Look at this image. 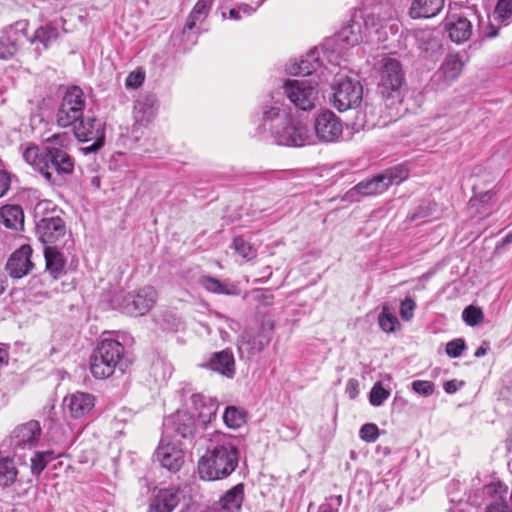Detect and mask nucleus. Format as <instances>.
Instances as JSON below:
<instances>
[{
	"label": "nucleus",
	"instance_id": "f3484780",
	"mask_svg": "<svg viewBox=\"0 0 512 512\" xmlns=\"http://www.w3.org/2000/svg\"><path fill=\"white\" fill-rule=\"evenodd\" d=\"M191 408L195 410L198 422L206 427L216 419L218 403L216 399L205 396L201 393H194L190 396Z\"/></svg>",
	"mask_w": 512,
	"mask_h": 512
},
{
	"label": "nucleus",
	"instance_id": "cd10ccee",
	"mask_svg": "<svg viewBox=\"0 0 512 512\" xmlns=\"http://www.w3.org/2000/svg\"><path fill=\"white\" fill-rule=\"evenodd\" d=\"M386 190L387 186L380 173L370 179L359 182L348 192V194H350L351 196L354 193L362 196H372L381 194Z\"/></svg>",
	"mask_w": 512,
	"mask_h": 512
},
{
	"label": "nucleus",
	"instance_id": "2eb2a0df",
	"mask_svg": "<svg viewBox=\"0 0 512 512\" xmlns=\"http://www.w3.org/2000/svg\"><path fill=\"white\" fill-rule=\"evenodd\" d=\"M487 500L485 512H512L507 505L508 487L500 481L491 482L483 487Z\"/></svg>",
	"mask_w": 512,
	"mask_h": 512
},
{
	"label": "nucleus",
	"instance_id": "4be33fe9",
	"mask_svg": "<svg viewBox=\"0 0 512 512\" xmlns=\"http://www.w3.org/2000/svg\"><path fill=\"white\" fill-rule=\"evenodd\" d=\"M60 36L59 24L57 21L48 23L36 29L30 38L32 45L38 54L47 50Z\"/></svg>",
	"mask_w": 512,
	"mask_h": 512
},
{
	"label": "nucleus",
	"instance_id": "7ed1b4c3",
	"mask_svg": "<svg viewBox=\"0 0 512 512\" xmlns=\"http://www.w3.org/2000/svg\"><path fill=\"white\" fill-rule=\"evenodd\" d=\"M261 127L270 132L278 145L301 147L314 144L312 132L300 123H293L288 109L280 102L263 106Z\"/></svg>",
	"mask_w": 512,
	"mask_h": 512
},
{
	"label": "nucleus",
	"instance_id": "a878e982",
	"mask_svg": "<svg viewBox=\"0 0 512 512\" xmlns=\"http://www.w3.org/2000/svg\"><path fill=\"white\" fill-rule=\"evenodd\" d=\"M444 0H413L409 14L412 18H431L443 8Z\"/></svg>",
	"mask_w": 512,
	"mask_h": 512
},
{
	"label": "nucleus",
	"instance_id": "9b49d317",
	"mask_svg": "<svg viewBox=\"0 0 512 512\" xmlns=\"http://www.w3.org/2000/svg\"><path fill=\"white\" fill-rule=\"evenodd\" d=\"M86 99L78 86L70 87L64 94L56 112V123L62 128L72 127L84 115Z\"/></svg>",
	"mask_w": 512,
	"mask_h": 512
},
{
	"label": "nucleus",
	"instance_id": "e433bc0d",
	"mask_svg": "<svg viewBox=\"0 0 512 512\" xmlns=\"http://www.w3.org/2000/svg\"><path fill=\"white\" fill-rule=\"evenodd\" d=\"M214 0H198L187 18V27H197L209 14Z\"/></svg>",
	"mask_w": 512,
	"mask_h": 512
},
{
	"label": "nucleus",
	"instance_id": "4d7b16f0",
	"mask_svg": "<svg viewBox=\"0 0 512 512\" xmlns=\"http://www.w3.org/2000/svg\"><path fill=\"white\" fill-rule=\"evenodd\" d=\"M416 302L411 298L404 299L400 304V316L404 321H410L414 316Z\"/></svg>",
	"mask_w": 512,
	"mask_h": 512
},
{
	"label": "nucleus",
	"instance_id": "f8f14e48",
	"mask_svg": "<svg viewBox=\"0 0 512 512\" xmlns=\"http://www.w3.org/2000/svg\"><path fill=\"white\" fill-rule=\"evenodd\" d=\"M343 124L340 118L330 110L321 111L314 120V144L317 141L330 143L342 137Z\"/></svg>",
	"mask_w": 512,
	"mask_h": 512
},
{
	"label": "nucleus",
	"instance_id": "c9c22d12",
	"mask_svg": "<svg viewBox=\"0 0 512 512\" xmlns=\"http://www.w3.org/2000/svg\"><path fill=\"white\" fill-rule=\"evenodd\" d=\"M132 304L124 306V313L131 316H141L148 312L154 305V300L149 298L147 294L137 293L131 298Z\"/></svg>",
	"mask_w": 512,
	"mask_h": 512
},
{
	"label": "nucleus",
	"instance_id": "69168bd1",
	"mask_svg": "<svg viewBox=\"0 0 512 512\" xmlns=\"http://www.w3.org/2000/svg\"><path fill=\"white\" fill-rule=\"evenodd\" d=\"M148 512H160L159 495H155L153 502L150 504Z\"/></svg>",
	"mask_w": 512,
	"mask_h": 512
},
{
	"label": "nucleus",
	"instance_id": "f704fd0d",
	"mask_svg": "<svg viewBox=\"0 0 512 512\" xmlns=\"http://www.w3.org/2000/svg\"><path fill=\"white\" fill-rule=\"evenodd\" d=\"M464 63L458 54L448 55L442 63L439 73L446 81H453L461 74Z\"/></svg>",
	"mask_w": 512,
	"mask_h": 512
},
{
	"label": "nucleus",
	"instance_id": "052dcab7",
	"mask_svg": "<svg viewBox=\"0 0 512 512\" xmlns=\"http://www.w3.org/2000/svg\"><path fill=\"white\" fill-rule=\"evenodd\" d=\"M346 393L349 395L351 399H354L357 397L359 390H358V381L356 379H349L346 384Z\"/></svg>",
	"mask_w": 512,
	"mask_h": 512
},
{
	"label": "nucleus",
	"instance_id": "6ab92c4d",
	"mask_svg": "<svg viewBox=\"0 0 512 512\" xmlns=\"http://www.w3.org/2000/svg\"><path fill=\"white\" fill-rule=\"evenodd\" d=\"M271 340V333L262 329L256 335L245 331L241 336L238 349L241 355L246 354L248 357L260 353Z\"/></svg>",
	"mask_w": 512,
	"mask_h": 512
},
{
	"label": "nucleus",
	"instance_id": "3c124183",
	"mask_svg": "<svg viewBox=\"0 0 512 512\" xmlns=\"http://www.w3.org/2000/svg\"><path fill=\"white\" fill-rule=\"evenodd\" d=\"M359 436L363 441L373 443L379 437V429L374 423L364 424L359 431Z\"/></svg>",
	"mask_w": 512,
	"mask_h": 512
},
{
	"label": "nucleus",
	"instance_id": "393cba45",
	"mask_svg": "<svg viewBox=\"0 0 512 512\" xmlns=\"http://www.w3.org/2000/svg\"><path fill=\"white\" fill-rule=\"evenodd\" d=\"M44 257L46 271L53 279H58L66 274V260L57 246H45Z\"/></svg>",
	"mask_w": 512,
	"mask_h": 512
},
{
	"label": "nucleus",
	"instance_id": "c85d7f7f",
	"mask_svg": "<svg viewBox=\"0 0 512 512\" xmlns=\"http://www.w3.org/2000/svg\"><path fill=\"white\" fill-rule=\"evenodd\" d=\"M199 33V26L188 29L186 22L180 33L171 36L170 43L179 51H187L197 43Z\"/></svg>",
	"mask_w": 512,
	"mask_h": 512
},
{
	"label": "nucleus",
	"instance_id": "9d476101",
	"mask_svg": "<svg viewBox=\"0 0 512 512\" xmlns=\"http://www.w3.org/2000/svg\"><path fill=\"white\" fill-rule=\"evenodd\" d=\"M75 138L80 142H93L82 149L85 154L98 151L105 141V122L93 113H87L72 126Z\"/></svg>",
	"mask_w": 512,
	"mask_h": 512
},
{
	"label": "nucleus",
	"instance_id": "423d86ee",
	"mask_svg": "<svg viewBox=\"0 0 512 512\" xmlns=\"http://www.w3.org/2000/svg\"><path fill=\"white\" fill-rule=\"evenodd\" d=\"M376 78L378 92L383 98L402 102L406 78L399 60L392 57L382 58L378 63Z\"/></svg>",
	"mask_w": 512,
	"mask_h": 512
},
{
	"label": "nucleus",
	"instance_id": "aec40b11",
	"mask_svg": "<svg viewBox=\"0 0 512 512\" xmlns=\"http://www.w3.org/2000/svg\"><path fill=\"white\" fill-rule=\"evenodd\" d=\"M445 29L450 39L456 43L468 40L472 34L471 22L462 15L452 14L445 21Z\"/></svg>",
	"mask_w": 512,
	"mask_h": 512
},
{
	"label": "nucleus",
	"instance_id": "774afa93",
	"mask_svg": "<svg viewBox=\"0 0 512 512\" xmlns=\"http://www.w3.org/2000/svg\"><path fill=\"white\" fill-rule=\"evenodd\" d=\"M8 361V352L4 348H0V365L7 363Z\"/></svg>",
	"mask_w": 512,
	"mask_h": 512
},
{
	"label": "nucleus",
	"instance_id": "4c0bfd02",
	"mask_svg": "<svg viewBox=\"0 0 512 512\" xmlns=\"http://www.w3.org/2000/svg\"><path fill=\"white\" fill-rule=\"evenodd\" d=\"M199 283L207 291L217 294L234 295L236 294V287L234 285L221 282L220 280L211 276H202Z\"/></svg>",
	"mask_w": 512,
	"mask_h": 512
},
{
	"label": "nucleus",
	"instance_id": "09e8293b",
	"mask_svg": "<svg viewBox=\"0 0 512 512\" xmlns=\"http://www.w3.org/2000/svg\"><path fill=\"white\" fill-rule=\"evenodd\" d=\"M390 396V392L385 389L381 382H376L370 391V403L375 407L381 406Z\"/></svg>",
	"mask_w": 512,
	"mask_h": 512
},
{
	"label": "nucleus",
	"instance_id": "4468645a",
	"mask_svg": "<svg viewBox=\"0 0 512 512\" xmlns=\"http://www.w3.org/2000/svg\"><path fill=\"white\" fill-rule=\"evenodd\" d=\"M487 500L485 512H512L507 505L508 487L500 481L491 482L483 487Z\"/></svg>",
	"mask_w": 512,
	"mask_h": 512
},
{
	"label": "nucleus",
	"instance_id": "1a4fd4ad",
	"mask_svg": "<svg viewBox=\"0 0 512 512\" xmlns=\"http://www.w3.org/2000/svg\"><path fill=\"white\" fill-rule=\"evenodd\" d=\"M283 92L295 108L311 111L319 101L318 83L309 79H287L283 83Z\"/></svg>",
	"mask_w": 512,
	"mask_h": 512
},
{
	"label": "nucleus",
	"instance_id": "72a5a7b5",
	"mask_svg": "<svg viewBox=\"0 0 512 512\" xmlns=\"http://www.w3.org/2000/svg\"><path fill=\"white\" fill-rule=\"evenodd\" d=\"M19 33L13 28L4 29L0 33V58L8 59L18 50Z\"/></svg>",
	"mask_w": 512,
	"mask_h": 512
},
{
	"label": "nucleus",
	"instance_id": "a19ab883",
	"mask_svg": "<svg viewBox=\"0 0 512 512\" xmlns=\"http://www.w3.org/2000/svg\"><path fill=\"white\" fill-rule=\"evenodd\" d=\"M247 414L243 409L228 406L223 413V421L228 428L238 429L246 423Z\"/></svg>",
	"mask_w": 512,
	"mask_h": 512
},
{
	"label": "nucleus",
	"instance_id": "0eeeda50",
	"mask_svg": "<svg viewBox=\"0 0 512 512\" xmlns=\"http://www.w3.org/2000/svg\"><path fill=\"white\" fill-rule=\"evenodd\" d=\"M42 428L37 420H29L17 425L0 444V454L12 455L19 459L26 451L35 448L41 438Z\"/></svg>",
	"mask_w": 512,
	"mask_h": 512
},
{
	"label": "nucleus",
	"instance_id": "5fc2aeb1",
	"mask_svg": "<svg viewBox=\"0 0 512 512\" xmlns=\"http://www.w3.org/2000/svg\"><path fill=\"white\" fill-rule=\"evenodd\" d=\"M145 79V73L142 69H137L129 73L126 78L125 86L128 89H137L140 87Z\"/></svg>",
	"mask_w": 512,
	"mask_h": 512
},
{
	"label": "nucleus",
	"instance_id": "a211bd4d",
	"mask_svg": "<svg viewBox=\"0 0 512 512\" xmlns=\"http://www.w3.org/2000/svg\"><path fill=\"white\" fill-rule=\"evenodd\" d=\"M96 399L94 395L87 392L77 391L64 398V404L67 407L71 417L78 419L88 415L95 406Z\"/></svg>",
	"mask_w": 512,
	"mask_h": 512
},
{
	"label": "nucleus",
	"instance_id": "6e6552de",
	"mask_svg": "<svg viewBox=\"0 0 512 512\" xmlns=\"http://www.w3.org/2000/svg\"><path fill=\"white\" fill-rule=\"evenodd\" d=\"M331 88V103L340 112L356 107L362 100L363 87L352 75L335 73Z\"/></svg>",
	"mask_w": 512,
	"mask_h": 512
},
{
	"label": "nucleus",
	"instance_id": "ddd939ff",
	"mask_svg": "<svg viewBox=\"0 0 512 512\" xmlns=\"http://www.w3.org/2000/svg\"><path fill=\"white\" fill-rule=\"evenodd\" d=\"M36 234L45 246H57L65 236L66 227L62 218L58 216L44 217L36 222Z\"/></svg>",
	"mask_w": 512,
	"mask_h": 512
},
{
	"label": "nucleus",
	"instance_id": "603ef678",
	"mask_svg": "<svg viewBox=\"0 0 512 512\" xmlns=\"http://www.w3.org/2000/svg\"><path fill=\"white\" fill-rule=\"evenodd\" d=\"M261 3L262 1L258 2L255 8L249 6L248 4H241L237 8H232L229 10V18L237 21L242 19V14L244 16H250L256 11V9L261 5Z\"/></svg>",
	"mask_w": 512,
	"mask_h": 512
},
{
	"label": "nucleus",
	"instance_id": "e2e57ef3",
	"mask_svg": "<svg viewBox=\"0 0 512 512\" xmlns=\"http://www.w3.org/2000/svg\"><path fill=\"white\" fill-rule=\"evenodd\" d=\"M134 297V293H127L126 295L122 296L121 299L119 297H116L115 302L117 303V306L124 312V306L126 304H132L131 298Z\"/></svg>",
	"mask_w": 512,
	"mask_h": 512
},
{
	"label": "nucleus",
	"instance_id": "de8ad7c7",
	"mask_svg": "<svg viewBox=\"0 0 512 512\" xmlns=\"http://www.w3.org/2000/svg\"><path fill=\"white\" fill-rule=\"evenodd\" d=\"M462 318L467 325L473 327L483 322L484 314L479 307L470 305L463 310Z\"/></svg>",
	"mask_w": 512,
	"mask_h": 512
},
{
	"label": "nucleus",
	"instance_id": "13d9d810",
	"mask_svg": "<svg viewBox=\"0 0 512 512\" xmlns=\"http://www.w3.org/2000/svg\"><path fill=\"white\" fill-rule=\"evenodd\" d=\"M342 497L332 496L326 502L318 507L317 512H338V507L341 505Z\"/></svg>",
	"mask_w": 512,
	"mask_h": 512
},
{
	"label": "nucleus",
	"instance_id": "c03bdc74",
	"mask_svg": "<svg viewBox=\"0 0 512 512\" xmlns=\"http://www.w3.org/2000/svg\"><path fill=\"white\" fill-rule=\"evenodd\" d=\"M179 501L180 490L178 488L162 489V512H172Z\"/></svg>",
	"mask_w": 512,
	"mask_h": 512
},
{
	"label": "nucleus",
	"instance_id": "58836bf2",
	"mask_svg": "<svg viewBox=\"0 0 512 512\" xmlns=\"http://www.w3.org/2000/svg\"><path fill=\"white\" fill-rule=\"evenodd\" d=\"M387 189L392 185H398L409 177V169L404 164H399L381 173Z\"/></svg>",
	"mask_w": 512,
	"mask_h": 512
},
{
	"label": "nucleus",
	"instance_id": "864d4df0",
	"mask_svg": "<svg viewBox=\"0 0 512 512\" xmlns=\"http://www.w3.org/2000/svg\"><path fill=\"white\" fill-rule=\"evenodd\" d=\"M465 341L461 338L454 339L446 344V353L451 358H458L465 350Z\"/></svg>",
	"mask_w": 512,
	"mask_h": 512
},
{
	"label": "nucleus",
	"instance_id": "b1692460",
	"mask_svg": "<svg viewBox=\"0 0 512 512\" xmlns=\"http://www.w3.org/2000/svg\"><path fill=\"white\" fill-rule=\"evenodd\" d=\"M320 50L314 48L310 50L298 62L291 63L287 67V71L291 75L308 76L315 72L320 67Z\"/></svg>",
	"mask_w": 512,
	"mask_h": 512
},
{
	"label": "nucleus",
	"instance_id": "c756f323",
	"mask_svg": "<svg viewBox=\"0 0 512 512\" xmlns=\"http://www.w3.org/2000/svg\"><path fill=\"white\" fill-rule=\"evenodd\" d=\"M184 463L182 448L174 444L162 445V468L177 472Z\"/></svg>",
	"mask_w": 512,
	"mask_h": 512
},
{
	"label": "nucleus",
	"instance_id": "49530a36",
	"mask_svg": "<svg viewBox=\"0 0 512 512\" xmlns=\"http://www.w3.org/2000/svg\"><path fill=\"white\" fill-rule=\"evenodd\" d=\"M233 247L246 260H252L257 256V250L241 236L234 238Z\"/></svg>",
	"mask_w": 512,
	"mask_h": 512
},
{
	"label": "nucleus",
	"instance_id": "6e6d98bb",
	"mask_svg": "<svg viewBox=\"0 0 512 512\" xmlns=\"http://www.w3.org/2000/svg\"><path fill=\"white\" fill-rule=\"evenodd\" d=\"M412 389L421 396H430L434 392V383L427 380H415L412 382Z\"/></svg>",
	"mask_w": 512,
	"mask_h": 512
},
{
	"label": "nucleus",
	"instance_id": "2f4dec72",
	"mask_svg": "<svg viewBox=\"0 0 512 512\" xmlns=\"http://www.w3.org/2000/svg\"><path fill=\"white\" fill-rule=\"evenodd\" d=\"M244 499V485L242 483L229 489L219 500L223 510L227 512H239Z\"/></svg>",
	"mask_w": 512,
	"mask_h": 512
},
{
	"label": "nucleus",
	"instance_id": "680f3d73",
	"mask_svg": "<svg viewBox=\"0 0 512 512\" xmlns=\"http://www.w3.org/2000/svg\"><path fill=\"white\" fill-rule=\"evenodd\" d=\"M170 318H171V322L169 319L164 320L165 326L162 325V329L169 330L172 332L177 331L179 329V327L181 326L180 319H178L174 316H170Z\"/></svg>",
	"mask_w": 512,
	"mask_h": 512
},
{
	"label": "nucleus",
	"instance_id": "5701e85b",
	"mask_svg": "<svg viewBox=\"0 0 512 512\" xmlns=\"http://www.w3.org/2000/svg\"><path fill=\"white\" fill-rule=\"evenodd\" d=\"M167 425L183 438L192 437L197 427L194 416L185 410H178L168 417Z\"/></svg>",
	"mask_w": 512,
	"mask_h": 512
},
{
	"label": "nucleus",
	"instance_id": "7c9ffc66",
	"mask_svg": "<svg viewBox=\"0 0 512 512\" xmlns=\"http://www.w3.org/2000/svg\"><path fill=\"white\" fill-rule=\"evenodd\" d=\"M0 223L9 229L17 230L24 225V213L19 205H5L0 208Z\"/></svg>",
	"mask_w": 512,
	"mask_h": 512
},
{
	"label": "nucleus",
	"instance_id": "ea45409f",
	"mask_svg": "<svg viewBox=\"0 0 512 512\" xmlns=\"http://www.w3.org/2000/svg\"><path fill=\"white\" fill-rule=\"evenodd\" d=\"M378 324L385 333H393L400 329V322L388 305H383L378 316Z\"/></svg>",
	"mask_w": 512,
	"mask_h": 512
},
{
	"label": "nucleus",
	"instance_id": "f03ea898",
	"mask_svg": "<svg viewBox=\"0 0 512 512\" xmlns=\"http://www.w3.org/2000/svg\"><path fill=\"white\" fill-rule=\"evenodd\" d=\"M239 457L238 440L231 435L217 433L198 460V476L203 481L226 479L238 467Z\"/></svg>",
	"mask_w": 512,
	"mask_h": 512
},
{
	"label": "nucleus",
	"instance_id": "a18cd8bd",
	"mask_svg": "<svg viewBox=\"0 0 512 512\" xmlns=\"http://www.w3.org/2000/svg\"><path fill=\"white\" fill-rule=\"evenodd\" d=\"M52 451H41L36 452L31 458V473L39 476L42 471L46 468L48 462L53 458Z\"/></svg>",
	"mask_w": 512,
	"mask_h": 512
},
{
	"label": "nucleus",
	"instance_id": "8fccbe9b",
	"mask_svg": "<svg viewBox=\"0 0 512 512\" xmlns=\"http://www.w3.org/2000/svg\"><path fill=\"white\" fill-rule=\"evenodd\" d=\"M252 300L258 304V308L271 306L274 302L273 294L266 289H255L251 293Z\"/></svg>",
	"mask_w": 512,
	"mask_h": 512
},
{
	"label": "nucleus",
	"instance_id": "412c9836",
	"mask_svg": "<svg viewBox=\"0 0 512 512\" xmlns=\"http://www.w3.org/2000/svg\"><path fill=\"white\" fill-rule=\"evenodd\" d=\"M202 366L228 378H232L235 374L234 355L228 349L213 353Z\"/></svg>",
	"mask_w": 512,
	"mask_h": 512
},
{
	"label": "nucleus",
	"instance_id": "bb28decb",
	"mask_svg": "<svg viewBox=\"0 0 512 512\" xmlns=\"http://www.w3.org/2000/svg\"><path fill=\"white\" fill-rule=\"evenodd\" d=\"M158 105L155 95H146L137 101L135 106L136 119L144 124L150 123L157 116Z\"/></svg>",
	"mask_w": 512,
	"mask_h": 512
},
{
	"label": "nucleus",
	"instance_id": "dca6fc26",
	"mask_svg": "<svg viewBox=\"0 0 512 512\" xmlns=\"http://www.w3.org/2000/svg\"><path fill=\"white\" fill-rule=\"evenodd\" d=\"M32 248L29 245H22L8 259L6 269L13 278H22L33 268L31 261Z\"/></svg>",
	"mask_w": 512,
	"mask_h": 512
},
{
	"label": "nucleus",
	"instance_id": "37998d69",
	"mask_svg": "<svg viewBox=\"0 0 512 512\" xmlns=\"http://www.w3.org/2000/svg\"><path fill=\"white\" fill-rule=\"evenodd\" d=\"M494 18L504 26L512 23V0H498L494 9Z\"/></svg>",
	"mask_w": 512,
	"mask_h": 512
},
{
	"label": "nucleus",
	"instance_id": "0e129e2a",
	"mask_svg": "<svg viewBox=\"0 0 512 512\" xmlns=\"http://www.w3.org/2000/svg\"><path fill=\"white\" fill-rule=\"evenodd\" d=\"M462 382H458L457 380H450L445 382L444 384V390L448 394L455 393L461 386Z\"/></svg>",
	"mask_w": 512,
	"mask_h": 512
},
{
	"label": "nucleus",
	"instance_id": "473e14b6",
	"mask_svg": "<svg viewBox=\"0 0 512 512\" xmlns=\"http://www.w3.org/2000/svg\"><path fill=\"white\" fill-rule=\"evenodd\" d=\"M12 455L0 454V487L5 489L13 485L18 476V470Z\"/></svg>",
	"mask_w": 512,
	"mask_h": 512
},
{
	"label": "nucleus",
	"instance_id": "79ce46f5",
	"mask_svg": "<svg viewBox=\"0 0 512 512\" xmlns=\"http://www.w3.org/2000/svg\"><path fill=\"white\" fill-rule=\"evenodd\" d=\"M72 144V138L69 133L61 132L53 134L45 140V146L41 147L43 150L66 151Z\"/></svg>",
	"mask_w": 512,
	"mask_h": 512
},
{
	"label": "nucleus",
	"instance_id": "20e7f679",
	"mask_svg": "<svg viewBox=\"0 0 512 512\" xmlns=\"http://www.w3.org/2000/svg\"><path fill=\"white\" fill-rule=\"evenodd\" d=\"M20 149L24 161L49 184H59L64 176L74 171V158L67 151L43 150L33 143H27Z\"/></svg>",
	"mask_w": 512,
	"mask_h": 512
},
{
	"label": "nucleus",
	"instance_id": "f257e3e1",
	"mask_svg": "<svg viewBox=\"0 0 512 512\" xmlns=\"http://www.w3.org/2000/svg\"><path fill=\"white\" fill-rule=\"evenodd\" d=\"M362 20L363 22L353 17L332 40L323 45L321 50L329 62L333 61L335 54L344 55L346 50L360 44L365 38L374 35L378 41H384L389 35L397 34L400 29L396 12L390 7L366 14Z\"/></svg>",
	"mask_w": 512,
	"mask_h": 512
},
{
	"label": "nucleus",
	"instance_id": "39448f33",
	"mask_svg": "<svg viewBox=\"0 0 512 512\" xmlns=\"http://www.w3.org/2000/svg\"><path fill=\"white\" fill-rule=\"evenodd\" d=\"M124 346L115 339L103 338L90 356V371L97 379H106L119 368L123 370Z\"/></svg>",
	"mask_w": 512,
	"mask_h": 512
},
{
	"label": "nucleus",
	"instance_id": "bf43d9fd",
	"mask_svg": "<svg viewBox=\"0 0 512 512\" xmlns=\"http://www.w3.org/2000/svg\"><path fill=\"white\" fill-rule=\"evenodd\" d=\"M10 184V174L5 170H0V198L9 190Z\"/></svg>",
	"mask_w": 512,
	"mask_h": 512
},
{
	"label": "nucleus",
	"instance_id": "338daca9",
	"mask_svg": "<svg viewBox=\"0 0 512 512\" xmlns=\"http://www.w3.org/2000/svg\"><path fill=\"white\" fill-rule=\"evenodd\" d=\"M48 430H49V433L51 434V440L54 443H57V444L65 443V440L62 437H58V436H54L53 435V428L52 427H49Z\"/></svg>",
	"mask_w": 512,
	"mask_h": 512
}]
</instances>
